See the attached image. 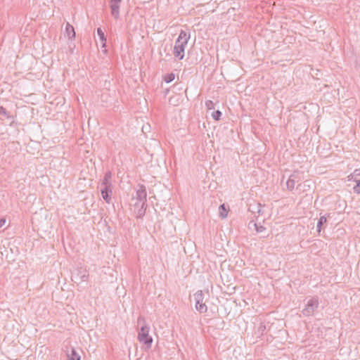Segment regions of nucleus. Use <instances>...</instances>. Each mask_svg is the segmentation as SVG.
Returning <instances> with one entry per match:
<instances>
[{
  "mask_svg": "<svg viewBox=\"0 0 360 360\" xmlns=\"http://www.w3.org/2000/svg\"><path fill=\"white\" fill-rule=\"evenodd\" d=\"M112 172L108 171L105 173L100 184L101 193L103 199L107 203H110L112 194Z\"/></svg>",
  "mask_w": 360,
  "mask_h": 360,
  "instance_id": "obj_1",
  "label": "nucleus"
},
{
  "mask_svg": "<svg viewBox=\"0 0 360 360\" xmlns=\"http://www.w3.org/2000/svg\"><path fill=\"white\" fill-rule=\"evenodd\" d=\"M189 39L190 35L184 30H181L174 47V55L179 60H182L184 58L185 47L187 45Z\"/></svg>",
  "mask_w": 360,
  "mask_h": 360,
  "instance_id": "obj_2",
  "label": "nucleus"
},
{
  "mask_svg": "<svg viewBox=\"0 0 360 360\" xmlns=\"http://www.w3.org/2000/svg\"><path fill=\"white\" fill-rule=\"evenodd\" d=\"M149 326L143 324L141 326L137 337L138 340L144 345L146 349L150 348L151 344L153 342V338L149 335Z\"/></svg>",
  "mask_w": 360,
  "mask_h": 360,
  "instance_id": "obj_3",
  "label": "nucleus"
},
{
  "mask_svg": "<svg viewBox=\"0 0 360 360\" xmlns=\"http://www.w3.org/2000/svg\"><path fill=\"white\" fill-rule=\"evenodd\" d=\"M89 277V274L87 271L84 269L79 268L77 269L72 274V281L75 283H80L83 281H86Z\"/></svg>",
  "mask_w": 360,
  "mask_h": 360,
  "instance_id": "obj_4",
  "label": "nucleus"
},
{
  "mask_svg": "<svg viewBox=\"0 0 360 360\" xmlns=\"http://www.w3.org/2000/svg\"><path fill=\"white\" fill-rule=\"evenodd\" d=\"M194 300L196 310L200 313H205L207 310V307L206 304L203 303L204 295L202 290H198L194 294Z\"/></svg>",
  "mask_w": 360,
  "mask_h": 360,
  "instance_id": "obj_5",
  "label": "nucleus"
},
{
  "mask_svg": "<svg viewBox=\"0 0 360 360\" xmlns=\"http://www.w3.org/2000/svg\"><path fill=\"white\" fill-rule=\"evenodd\" d=\"M146 197L147 193L146 186L142 184H139L138 188L136 191V195L132 198L131 200H139V202H141L142 205H144L147 201Z\"/></svg>",
  "mask_w": 360,
  "mask_h": 360,
  "instance_id": "obj_6",
  "label": "nucleus"
},
{
  "mask_svg": "<svg viewBox=\"0 0 360 360\" xmlns=\"http://www.w3.org/2000/svg\"><path fill=\"white\" fill-rule=\"evenodd\" d=\"M318 299L313 297L308 301L306 307L302 310V314L304 316H309L313 314L314 310L318 308Z\"/></svg>",
  "mask_w": 360,
  "mask_h": 360,
  "instance_id": "obj_7",
  "label": "nucleus"
},
{
  "mask_svg": "<svg viewBox=\"0 0 360 360\" xmlns=\"http://www.w3.org/2000/svg\"><path fill=\"white\" fill-rule=\"evenodd\" d=\"M122 0H110V12L111 15L117 19L120 16V4Z\"/></svg>",
  "mask_w": 360,
  "mask_h": 360,
  "instance_id": "obj_8",
  "label": "nucleus"
},
{
  "mask_svg": "<svg viewBox=\"0 0 360 360\" xmlns=\"http://www.w3.org/2000/svg\"><path fill=\"white\" fill-rule=\"evenodd\" d=\"M65 353L68 360H80L81 356L75 348L72 346L66 347Z\"/></svg>",
  "mask_w": 360,
  "mask_h": 360,
  "instance_id": "obj_9",
  "label": "nucleus"
},
{
  "mask_svg": "<svg viewBox=\"0 0 360 360\" xmlns=\"http://www.w3.org/2000/svg\"><path fill=\"white\" fill-rule=\"evenodd\" d=\"M65 34L70 40H72L75 37V28L69 22H67L65 26Z\"/></svg>",
  "mask_w": 360,
  "mask_h": 360,
  "instance_id": "obj_10",
  "label": "nucleus"
},
{
  "mask_svg": "<svg viewBox=\"0 0 360 360\" xmlns=\"http://www.w3.org/2000/svg\"><path fill=\"white\" fill-rule=\"evenodd\" d=\"M147 208V203L142 205L140 207L134 209V212L137 218H142L145 214Z\"/></svg>",
  "mask_w": 360,
  "mask_h": 360,
  "instance_id": "obj_11",
  "label": "nucleus"
},
{
  "mask_svg": "<svg viewBox=\"0 0 360 360\" xmlns=\"http://www.w3.org/2000/svg\"><path fill=\"white\" fill-rule=\"evenodd\" d=\"M97 34L102 43V47H105L107 39L101 27L97 28Z\"/></svg>",
  "mask_w": 360,
  "mask_h": 360,
  "instance_id": "obj_12",
  "label": "nucleus"
},
{
  "mask_svg": "<svg viewBox=\"0 0 360 360\" xmlns=\"http://www.w3.org/2000/svg\"><path fill=\"white\" fill-rule=\"evenodd\" d=\"M228 211H229V207H226L225 205V204H222V205H219V212L220 217H221L222 219L226 218L228 214Z\"/></svg>",
  "mask_w": 360,
  "mask_h": 360,
  "instance_id": "obj_13",
  "label": "nucleus"
},
{
  "mask_svg": "<svg viewBox=\"0 0 360 360\" xmlns=\"http://www.w3.org/2000/svg\"><path fill=\"white\" fill-rule=\"evenodd\" d=\"M252 226L255 227V229L257 233H262V231H264L266 229V228L264 226H263L260 224H257V223L254 222L253 221H250V223L248 224V227L250 229H251Z\"/></svg>",
  "mask_w": 360,
  "mask_h": 360,
  "instance_id": "obj_14",
  "label": "nucleus"
},
{
  "mask_svg": "<svg viewBox=\"0 0 360 360\" xmlns=\"http://www.w3.org/2000/svg\"><path fill=\"white\" fill-rule=\"evenodd\" d=\"M327 222V217L324 216H321L317 222V231L319 233L321 232L323 226Z\"/></svg>",
  "mask_w": 360,
  "mask_h": 360,
  "instance_id": "obj_15",
  "label": "nucleus"
},
{
  "mask_svg": "<svg viewBox=\"0 0 360 360\" xmlns=\"http://www.w3.org/2000/svg\"><path fill=\"white\" fill-rule=\"evenodd\" d=\"M309 181H305L304 183L302 184H299L297 187H296V190L297 191H307V187L309 188L310 187V185L309 184Z\"/></svg>",
  "mask_w": 360,
  "mask_h": 360,
  "instance_id": "obj_16",
  "label": "nucleus"
},
{
  "mask_svg": "<svg viewBox=\"0 0 360 360\" xmlns=\"http://www.w3.org/2000/svg\"><path fill=\"white\" fill-rule=\"evenodd\" d=\"M175 78V75L174 73H169L165 75L164 77V81L166 83H169L172 82Z\"/></svg>",
  "mask_w": 360,
  "mask_h": 360,
  "instance_id": "obj_17",
  "label": "nucleus"
},
{
  "mask_svg": "<svg viewBox=\"0 0 360 360\" xmlns=\"http://www.w3.org/2000/svg\"><path fill=\"white\" fill-rule=\"evenodd\" d=\"M295 184L293 179H288L286 182L287 188L289 191H292L295 188Z\"/></svg>",
  "mask_w": 360,
  "mask_h": 360,
  "instance_id": "obj_18",
  "label": "nucleus"
},
{
  "mask_svg": "<svg viewBox=\"0 0 360 360\" xmlns=\"http://www.w3.org/2000/svg\"><path fill=\"white\" fill-rule=\"evenodd\" d=\"M222 115V113L220 110H214L212 113V117H213V119L214 120H219L221 119V117Z\"/></svg>",
  "mask_w": 360,
  "mask_h": 360,
  "instance_id": "obj_19",
  "label": "nucleus"
},
{
  "mask_svg": "<svg viewBox=\"0 0 360 360\" xmlns=\"http://www.w3.org/2000/svg\"><path fill=\"white\" fill-rule=\"evenodd\" d=\"M259 203L250 204L248 207V211L252 213H257V209L259 207Z\"/></svg>",
  "mask_w": 360,
  "mask_h": 360,
  "instance_id": "obj_20",
  "label": "nucleus"
},
{
  "mask_svg": "<svg viewBox=\"0 0 360 360\" xmlns=\"http://www.w3.org/2000/svg\"><path fill=\"white\" fill-rule=\"evenodd\" d=\"M0 114L8 117V118L11 117V116L9 115V113L8 112L6 109L5 108H4L3 106L0 107Z\"/></svg>",
  "mask_w": 360,
  "mask_h": 360,
  "instance_id": "obj_21",
  "label": "nucleus"
},
{
  "mask_svg": "<svg viewBox=\"0 0 360 360\" xmlns=\"http://www.w3.org/2000/svg\"><path fill=\"white\" fill-rule=\"evenodd\" d=\"M356 183V186L354 187V191L356 193L360 194V180L355 179Z\"/></svg>",
  "mask_w": 360,
  "mask_h": 360,
  "instance_id": "obj_22",
  "label": "nucleus"
},
{
  "mask_svg": "<svg viewBox=\"0 0 360 360\" xmlns=\"http://www.w3.org/2000/svg\"><path fill=\"white\" fill-rule=\"evenodd\" d=\"M205 106L208 110H212L214 108V103L212 101H207Z\"/></svg>",
  "mask_w": 360,
  "mask_h": 360,
  "instance_id": "obj_23",
  "label": "nucleus"
},
{
  "mask_svg": "<svg viewBox=\"0 0 360 360\" xmlns=\"http://www.w3.org/2000/svg\"><path fill=\"white\" fill-rule=\"evenodd\" d=\"M289 179H293L295 181V183H297L300 181L299 174H296V173H293L292 174H291L290 176Z\"/></svg>",
  "mask_w": 360,
  "mask_h": 360,
  "instance_id": "obj_24",
  "label": "nucleus"
},
{
  "mask_svg": "<svg viewBox=\"0 0 360 360\" xmlns=\"http://www.w3.org/2000/svg\"><path fill=\"white\" fill-rule=\"evenodd\" d=\"M134 203H133V205L134 207V209H136L138 207H140L141 205H142V203L141 202H139V200H134L132 201Z\"/></svg>",
  "mask_w": 360,
  "mask_h": 360,
  "instance_id": "obj_25",
  "label": "nucleus"
},
{
  "mask_svg": "<svg viewBox=\"0 0 360 360\" xmlns=\"http://www.w3.org/2000/svg\"><path fill=\"white\" fill-rule=\"evenodd\" d=\"M360 175V170L359 169H355L352 174V176H357Z\"/></svg>",
  "mask_w": 360,
  "mask_h": 360,
  "instance_id": "obj_26",
  "label": "nucleus"
},
{
  "mask_svg": "<svg viewBox=\"0 0 360 360\" xmlns=\"http://www.w3.org/2000/svg\"><path fill=\"white\" fill-rule=\"evenodd\" d=\"M6 223V219L4 218H0V228H1Z\"/></svg>",
  "mask_w": 360,
  "mask_h": 360,
  "instance_id": "obj_27",
  "label": "nucleus"
},
{
  "mask_svg": "<svg viewBox=\"0 0 360 360\" xmlns=\"http://www.w3.org/2000/svg\"><path fill=\"white\" fill-rule=\"evenodd\" d=\"M257 213L259 214L262 213V205H261L260 203L259 204V207L257 209Z\"/></svg>",
  "mask_w": 360,
  "mask_h": 360,
  "instance_id": "obj_28",
  "label": "nucleus"
},
{
  "mask_svg": "<svg viewBox=\"0 0 360 360\" xmlns=\"http://www.w3.org/2000/svg\"><path fill=\"white\" fill-rule=\"evenodd\" d=\"M141 322H143L144 323V320H143V319L139 317L138 319V324L140 325L141 323Z\"/></svg>",
  "mask_w": 360,
  "mask_h": 360,
  "instance_id": "obj_29",
  "label": "nucleus"
}]
</instances>
